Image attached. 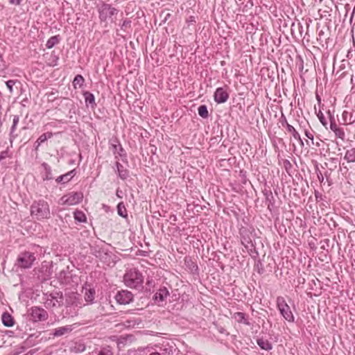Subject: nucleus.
Instances as JSON below:
<instances>
[{"label":"nucleus","instance_id":"nucleus-1","mask_svg":"<svg viewBox=\"0 0 355 355\" xmlns=\"http://www.w3.org/2000/svg\"><path fill=\"white\" fill-rule=\"evenodd\" d=\"M123 282L126 286L140 291L144 288V276L138 269L130 268L125 271Z\"/></svg>","mask_w":355,"mask_h":355},{"label":"nucleus","instance_id":"nucleus-2","mask_svg":"<svg viewBox=\"0 0 355 355\" xmlns=\"http://www.w3.org/2000/svg\"><path fill=\"white\" fill-rule=\"evenodd\" d=\"M31 216L37 220L50 218V209L47 202L44 200L34 201L31 207Z\"/></svg>","mask_w":355,"mask_h":355},{"label":"nucleus","instance_id":"nucleus-3","mask_svg":"<svg viewBox=\"0 0 355 355\" xmlns=\"http://www.w3.org/2000/svg\"><path fill=\"white\" fill-rule=\"evenodd\" d=\"M98 17L101 22H106L107 19L112 20V17L119 13V10L111 4L101 1L96 5Z\"/></svg>","mask_w":355,"mask_h":355},{"label":"nucleus","instance_id":"nucleus-4","mask_svg":"<svg viewBox=\"0 0 355 355\" xmlns=\"http://www.w3.org/2000/svg\"><path fill=\"white\" fill-rule=\"evenodd\" d=\"M43 300L46 309L59 308L64 305V297L61 291L45 293Z\"/></svg>","mask_w":355,"mask_h":355},{"label":"nucleus","instance_id":"nucleus-5","mask_svg":"<svg viewBox=\"0 0 355 355\" xmlns=\"http://www.w3.org/2000/svg\"><path fill=\"white\" fill-rule=\"evenodd\" d=\"M35 260V253L24 251L18 255L16 264L21 268L27 269L32 267Z\"/></svg>","mask_w":355,"mask_h":355},{"label":"nucleus","instance_id":"nucleus-6","mask_svg":"<svg viewBox=\"0 0 355 355\" xmlns=\"http://www.w3.org/2000/svg\"><path fill=\"white\" fill-rule=\"evenodd\" d=\"M277 306L280 313L286 320L292 322H294V316L291 311V308L283 297L279 296L277 298Z\"/></svg>","mask_w":355,"mask_h":355},{"label":"nucleus","instance_id":"nucleus-7","mask_svg":"<svg viewBox=\"0 0 355 355\" xmlns=\"http://www.w3.org/2000/svg\"><path fill=\"white\" fill-rule=\"evenodd\" d=\"M83 198L82 192H71L63 196L60 198V203L64 205H75L80 202Z\"/></svg>","mask_w":355,"mask_h":355},{"label":"nucleus","instance_id":"nucleus-8","mask_svg":"<svg viewBox=\"0 0 355 355\" xmlns=\"http://www.w3.org/2000/svg\"><path fill=\"white\" fill-rule=\"evenodd\" d=\"M30 319L35 322L45 321L48 319L47 311L40 306H33L30 309Z\"/></svg>","mask_w":355,"mask_h":355},{"label":"nucleus","instance_id":"nucleus-9","mask_svg":"<svg viewBox=\"0 0 355 355\" xmlns=\"http://www.w3.org/2000/svg\"><path fill=\"white\" fill-rule=\"evenodd\" d=\"M115 299L120 304H128L132 301L133 295L130 291L122 290L116 293Z\"/></svg>","mask_w":355,"mask_h":355},{"label":"nucleus","instance_id":"nucleus-10","mask_svg":"<svg viewBox=\"0 0 355 355\" xmlns=\"http://www.w3.org/2000/svg\"><path fill=\"white\" fill-rule=\"evenodd\" d=\"M64 300L65 302L64 304L66 307H71V306H80L79 296L77 293H70L65 294Z\"/></svg>","mask_w":355,"mask_h":355},{"label":"nucleus","instance_id":"nucleus-11","mask_svg":"<svg viewBox=\"0 0 355 355\" xmlns=\"http://www.w3.org/2000/svg\"><path fill=\"white\" fill-rule=\"evenodd\" d=\"M214 97L217 103H224L227 101L229 94L223 87H218L216 89Z\"/></svg>","mask_w":355,"mask_h":355},{"label":"nucleus","instance_id":"nucleus-12","mask_svg":"<svg viewBox=\"0 0 355 355\" xmlns=\"http://www.w3.org/2000/svg\"><path fill=\"white\" fill-rule=\"evenodd\" d=\"M169 295V291L165 286L160 287L153 297L155 303L159 304Z\"/></svg>","mask_w":355,"mask_h":355},{"label":"nucleus","instance_id":"nucleus-13","mask_svg":"<svg viewBox=\"0 0 355 355\" xmlns=\"http://www.w3.org/2000/svg\"><path fill=\"white\" fill-rule=\"evenodd\" d=\"M279 123L283 127H286L287 131L292 134L294 139H300V134L295 128L287 122L285 115L282 113L279 119Z\"/></svg>","mask_w":355,"mask_h":355},{"label":"nucleus","instance_id":"nucleus-14","mask_svg":"<svg viewBox=\"0 0 355 355\" xmlns=\"http://www.w3.org/2000/svg\"><path fill=\"white\" fill-rule=\"evenodd\" d=\"M72 331V325H66L53 329V333L50 334L53 337H60L67 334H69Z\"/></svg>","mask_w":355,"mask_h":355},{"label":"nucleus","instance_id":"nucleus-15","mask_svg":"<svg viewBox=\"0 0 355 355\" xmlns=\"http://www.w3.org/2000/svg\"><path fill=\"white\" fill-rule=\"evenodd\" d=\"M76 170L73 169L64 175L58 176L55 179V182L57 183H61V184L67 183L72 179L73 177H74L76 175Z\"/></svg>","mask_w":355,"mask_h":355},{"label":"nucleus","instance_id":"nucleus-16","mask_svg":"<svg viewBox=\"0 0 355 355\" xmlns=\"http://www.w3.org/2000/svg\"><path fill=\"white\" fill-rule=\"evenodd\" d=\"M41 166L44 169V173L42 175L43 180H53L54 178V177L53 175L51 166L47 163H45V162H43Z\"/></svg>","mask_w":355,"mask_h":355},{"label":"nucleus","instance_id":"nucleus-17","mask_svg":"<svg viewBox=\"0 0 355 355\" xmlns=\"http://www.w3.org/2000/svg\"><path fill=\"white\" fill-rule=\"evenodd\" d=\"M257 343L261 349L266 351H270L272 348V343L263 337L257 338Z\"/></svg>","mask_w":355,"mask_h":355},{"label":"nucleus","instance_id":"nucleus-18","mask_svg":"<svg viewBox=\"0 0 355 355\" xmlns=\"http://www.w3.org/2000/svg\"><path fill=\"white\" fill-rule=\"evenodd\" d=\"M83 96L87 105L89 104L92 108L96 106V103H95V98L92 93L89 92H85L83 93Z\"/></svg>","mask_w":355,"mask_h":355},{"label":"nucleus","instance_id":"nucleus-19","mask_svg":"<svg viewBox=\"0 0 355 355\" xmlns=\"http://www.w3.org/2000/svg\"><path fill=\"white\" fill-rule=\"evenodd\" d=\"M1 319L4 326L10 327L14 325V319L10 313H3Z\"/></svg>","mask_w":355,"mask_h":355},{"label":"nucleus","instance_id":"nucleus-20","mask_svg":"<svg viewBox=\"0 0 355 355\" xmlns=\"http://www.w3.org/2000/svg\"><path fill=\"white\" fill-rule=\"evenodd\" d=\"M234 319L239 323H243L246 325H250V323L246 318V315L242 312H236L234 315Z\"/></svg>","mask_w":355,"mask_h":355},{"label":"nucleus","instance_id":"nucleus-21","mask_svg":"<svg viewBox=\"0 0 355 355\" xmlns=\"http://www.w3.org/2000/svg\"><path fill=\"white\" fill-rule=\"evenodd\" d=\"M116 166L119 173V176L122 180L127 179V178L128 177V171L126 169H125L123 168V166L118 162L116 163Z\"/></svg>","mask_w":355,"mask_h":355},{"label":"nucleus","instance_id":"nucleus-22","mask_svg":"<svg viewBox=\"0 0 355 355\" xmlns=\"http://www.w3.org/2000/svg\"><path fill=\"white\" fill-rule=\"evenodd\" d=\"M80 306H71V307H66L64 306V310H63V311L64 312V314L66 315H68V316H70V317H73V316H76L78 314V307H80Z\"/></svg>","mask_w":355,"mask_h":355},{"label":"nucleus","instance_id":"nucleus-23","mask_svg":"<svg viewBox=\"0 0 355 355\" xmlns=\"http://www.w3.org/2000/svg\"><path fill=\"white\" fill-rule=\"evenodd\" d=\"M60 41V35H54L51 37L46 42V46L47 49H52L58 44Z\"/></svg>","mask_w":355,"mask_h":355},{"label":"nucleus","instance_id":"nucleus-24","mask_svg":"<svg viewBox=\"0 0 355 355\" xmlns=\"http://www.w3.org/2000/svg\"><path fill=\"white\" fill-rule=\"evenodd\" d=\"M343 124L346 125L347 123H353L354 119H353L352 114H349L347 111H344L342 114Z\"/></svg>","mask_w":355,"mask_h":355},{"label":"nucleus","instance_id":"nucleus-25","mask_svg":"<svg viewBox=\"0 0 355 355\" xmlns=\"http://www.w3.org/2000/svg\"><path fill=\"white\" fill-rule=\"evenodd\" d=\"M117 144H112V148H113V152H114V154H117L118 155H119L120 157H123L124 156L125 154V150L123 148L121 144L119 143V141H117Z\"/></svg>","mask_w":355,"mask_h":355},{"label":"nucleus","instance_id":"nucleus-26","mask_svg":"<svg viewBox=\"0 0 355 355\" xmlns=\"http://www.w3.org/2000/svg\"><path fill=\"white\" fill-rule=\"evenodd\" d=\"M95 290L94 288H89L88 290H86L85 293V300L87 302L92 303L94 300L95 296Z\"/></svg>","mask_w":355,"mask_h":355},{"label":"nucleus","instance_id":"nucleus-27","mask_svg":"<svg viewBox=\"0 0 355 355\" xmlns=\"http://www.w3.org/2000/svg\"><path fill=\"white\" fill-rule=\"evenodd\" d=\"M73 215L74 219L77 222L84 223L87 220L85 214L82 211L76 210L74 211Z\"/></svg>","mask_w":355,"mask_h":355},{"label":"nucleus","instance_id":"nucleus-28","mask_svg":"<svg viewBox=\"0 0 355 355\" xmlns=\"http://www.w3.org/2000/svg\"><path fill=\"white\" fill-rule=\"evenodd\" d=\"M117 213L123 218L128 217L127 210L123 202H121L117 205Z\"/></svg>","mask_w":355,"mask_h":355},{"label":"nucleus","instance_id":"nucleus-29","mask_svg":"<svg viewBox=\"0 0 355 355\" xmlns=\"http://www.w3.org/2000/svg\"><path fill=\"white\" fill-rule=\"evenodd\" d=\"M345 159L347 160L348 162H354L355 148H351L349 150H347L345 155Z\"/></svg>","mask_w":355,"mask_h":355},{"label":"nucleus","instance_id":"nucleus-30","mask_svg":"<svg viewBox=\"0 0 355 355\" xmlns=\"http://www.w3.org/2000/svg\"><path fill=\"white\" fill-rule=\"evenodd\" d=\"M198 114L203 119H207L209 116L207 107L205 105H201L198 108Z\"/></svg>","mask_w":355,"mask_h":355},{"label":"nucleus","instance_id":"nucleus-31","mask_svg":"<svg viewBox=\"0 0 355 355\" xmlns=\"http://www.w3.org/2000/svg\"><path fill=\"white\" fill-rule=\"evenodd\" d=\"M84 82H85V79L83 77V76L78 74L75 76V78L73 79V85L74 87L76 88L77 85H79L80 87H81L83 85Z\"/></svg>","mask_w":355,"mask_h":355},{"label":"nucleus","instance_id":"nucleus-32","mask_svg":"<svg viewBox=\"0 0 355 355\" xmlns=\"http://www.w3.org/2000/svg\"><path fill=\"white\" fill-rule=\"evenodd\" d=\"M184 262L186 266L189 267L191 270H196L198 269L197 265L193 262L191 258L185 257Z\"/></svg>","mask_w":355,"mask_h":355},{"label":"nucleus","instance_id":"nucleus-33","mask_svg":"<svg viewBox=\"0 0 355 355\" xmlns=\"http://www.w3.org/2000/svg\"><path fill=\"white\" fill-rule=\"evenodd\" d=\"M98 355H113L112 348L110 346H106L99 351Z\"/></svg>","mask_w":355,"mask_h":355},{"label":"nucleus","instance_id":"nucleus-34","mask_svg":"<svg viewBox=\"0 0 355 355\" xmlns=\"http://www.w3.org/2000/svg\"><path fill=\"white\" fill-rule=\"evenodd\" d=\"M132 336L130 335H127L126 336H121L118 340H117V345L119 347H121V346H124L128 340L131 338Z\"/></svg>","mask_w":355,"mask_h":355},{"label":"nucleus","instance_id":"nucleus-35","mask_svg":"<svg viewBox=\"0 0 355 355\" xmlns=\"http://www.w3.org/2000/svg\"><path fill=\"white\" fill-rule=\"evenodd\" d=\"M329 114V120H330V129L333 131V132H335L336 130L338 128L337 124L336 123V121H335V119H334V116H332L331 114H330V112L329 111L328 112Z\"/></svg>","mask_w":355,"mask_h":355},{"label":"nucleus","instance_id":"nucleus-36","mask_svg":"<svg viewBox=\"0 0 355 355\" xmlns=\"http://www.w3.org/2000/svg\"><path fill=\"white\" fill-rule=\"evenodd\" d=\"M17 83H19V82L16 80H9L6 81V86H7L8 89H9V92L10 94H12L13 92V86Z\"/></svg>","mask_w":355,"mask_h":355},{"label":"nucleus","instance_id":"nucleus-37","mask_svg":"<svg viewBox=\"0 0 355 355\" xmlns=\"http://www.w3.org/2000/svg\"><path fill=\"white\" fill-rule=\"evenodd\" d=\"M335 135L338 137L343 140L345 137V131L342 128H338L335 132Z\"/></svg>","mask_w":355,"mask_h":355},{"label":"nucleus","instance_id":"nucleus-38","mask_svg":"<svg viewBox=\"0 0 355 355\" xmlns=\"http://www.w3.org/2000/svg\"><path fill=\"white\" fill-rule=\"evenodd\" d=\"M131 26V21L128 19H125L123 20L122 24L121 25V29L123 31H127L128 28Z\"/></svg>","mask_w":355,"mask_h":355},{"label":"nucleus","instance_id":"nucleus-39","mask_svg":"<svg viewBox=\"0 0 355 355\" xmlns=\"http://www.w3.org/2000/svg\"><path fill=\"white\" fill-rule=\"evenodd\" d=\"M317 116H318V119L320 120V123L322 124V125L324 126L325 128H327V121H326L323 113L320 110H319V112L317 114Z\"/></svg>","mask_w":355,"mask_h":355},{"label":"nucleus","instance_id":"nucleus-40","mask_svg":"<svg viewBox=\"0 0 355 355\" xmlns=\"http://www.w3.org/2000/svg\"><path fill=\"white\" fill-rule=\"evenodd\" d=\"M46 141V136H44V134L41 135L35 142V150H37L38 147Z\"/></svg>","mask_w":355,"mask_h":355},{"label":"nucleus","instance_id":"nucleus-41","mask_svg":"<svg viewBox=\"0 0 355 355\" xmlns=\"http://www.w3.org/2000/svg\"><path fill=\"white\" fill-rule=\"evenodd\" d=\"M173 350L175 351V349L173 348V347H170L169 348H162L161 349V351H162V353L161 354L162 355H171V354H173Z\"/></svg>","mask_w":355,"mask_h":355},{"label":"nucleus","instance_id":"nucleus-42","mask_svg":"<svg viewBox=\"0 0 355 355\" xmlns=\"http://www.w3.org/2000/svg\"><path fill=\"white\" fill-rule=\"evenodd\" d=\"M6 62L3 60L2 54L0 53V72L3 71L4 69H6Z\"/></svg>","mask_w":355,"mask_h":355},{"label":"nucleus","instance_id":"nucleus-43","mask_svg":"<svg viewBox=\"0 0 355 355\" xmlns=\"http://www.w3.org/2000/svg\"><path fill=\"white\" fill-rule=\"evenodd\" d=\"M242 243L246 248H249L250 247H253V244L252 243V241H248L246 239H244V241H242Z\"/></svg>","mask_w":355,"mask_h":355},{"label":"nucleus","instance_id":"nucleus-44","mask_svg":"<svg viewBox=\"0 0 355 355\" xmlns=\"http://www.w3.org/2000/svg\"><path fill=\"white\" fill-rule=\"evenodd\" d=\"M305 133V135L309 139L311 140L312 141V144L313 143V135L312 133H311L308 130H305L304 132Z\"/></svg>","mask_w":355,"mask_h":355},{"label":"nucleus","instance_id":"nucleus-45","mask_svg":"<svg viewBox=\"0 0 355 355\" xmlns=\"http://www.w3.org/2000/svg\"><path fill=\"white\" fill-rule=\"evenodd\" d=\"M19 121V116L18 115L13 116L12 125H17Z\"/></svg>","mask_w":355,"mask_h":355},{"label":"nucleus","instance_id":"nucleus-46","mask_svg":"<svg viewBox=\"0 0 355 355\" xmlns=\"http://www.w3.org/2000/svg\"><path fill=\"white\" fill-rule=\"evenodd\" d=\"M23 0H9V3L12 5L19 6Z\"/></svg>","mask_w":355,"mask_h":355},{"label":"nucleus","instance_id":"nucleus-47","mask_svg":"<svg viewBox=\"0 0 355 355\" xmlns=\"http://www.w3.org/2000/svg\"><path fill=\"white\" fill-rule=\"evenodd\" d=\"M8 157V151L4 150L0 153V162Z\"/></svg>","mask_w":355,"mask_h":355},{"label":"nucleus","instance_id":"nucleus-48","mask_svg":"<svg viewBox=\"0 0 355 355\" xmlns=\"http://www.w3.org/2000/svg\"><path fill=\"white\" fill-rule=\"evenodd\" d=\"M116 195L118 198H123V191L118 189L116 192Z\"/></svg>","mask_w":355,"mask_h":355},{"label":"nucleus","instance_id":"nucleus-49","mask_svg":"<svg viewBox=\"0 0 355 355\" xmlns=\"http://www.w3.org/2000/svg\"><path fill=\"white\" fill-rule=\"evenodd\" d=\"M317 175H318V178L319 181L322 182L324 180V178H323V175H322L321 171H319V172L317 173Z\"/></svg>","mask_w":355,"mask_h":355},{"label":"nucleus","instance_id":"nucleus-50","mask_svg":"<svg viewBox=\"0 0 355 355\" xmlns=\"http://www.w3.org/2000/svg\"><path fill=\"white\" fill-rule=\"evenodd\" d=\"M44 136H46V140L48 139H50L53 137V133L51 132H47L46 133H44Z\"/></svg>","mask_w":355,"mask_h":355},{"label":"nucleus","instance_id":"nucleus-51","mask_svg":"<svg viewBox=\"0 0 355 355\" xmlns=\"http://www.w3.org/2000/svg\"><path fill=\"white\" fill-rule=\"evenodd\" d=\"M315 196L317 200H318V198L322 199V196L318 192L315 193Z\"/></svg>","mask_w":355,"mask_h":355},{"label":"nucleus","instance_id":"nucleus-52","mask_svg":"<svg viewBox=\"0 0 355 355\" xmlns=\"http://www.w3.org/2000/svg\"><path fill=\"white\" fill-rule=\"evenodd\" d=\"M17 125H12L10 129V135H12L16 129Z\"/></svg>","mask_w":355,"mask_h":355},{"label":"nucleus","instance_id":"nucleus-53","mask_svg":"<svg viewBox=\"0 0 355 355\" xmlns=\"http://www.w3.org/2000/svg\"><path fill=\"white\" fill-rule=\"evenodd\" d=\"M296 140H297L299 142H300V146L302 147L304 146V141H302V139H301V137L300 136V139H295Z\"/></svg>","mask_w":355,"mask_h":355},{"label":"nucleus","instance_id":"nucleus-54","mask_svg":"<svg viewBox=\"0 0 355 355\" xmlns=\"http://www.w3.org/2000/svg\"><path fill=\"white\" fill-rule=\"evenodd\" d=\"M265 195L266 196V200H270L269 196H270L272 198V192H271V191H270V193H269V194H268V193H265Z\"/></svg>","mask_w":355,"mask_h":355},{"label":"nucleus","instance_id":"nucleus-55","mask_svg":"<svg viewBox=\"0 0 355 355\" xmlns=\"http://www.w3.org/2000/svg\"><path fill=\"white\" fill-rule=\"evenodd\" d=\"M149 355H162V354H161V353L157 352H151Z\"/></svg>","mask_w":355,"mask_h":355},{"label":"nucleus","instance_id":"nucleus-56","mask_svg":"<svg viewBox=\"0 0 355 355\" xmlns=\"http://www.w3.org/2000/svg\"><path fill=\"white\" fill-rule=\"evenodd\" d=\"M345 8L347 11V12H348V10H349V5L348 3H347L345 6Z\"/></svg>","mask_w":355,"mask_h":355},{"label":"nucleus","instance_id":"nucleus-57","mask_svg":"<svg viewBox=\"0 0 355 355\" xmlns=\"http://www.w3.org/2000/svg\"><path fill=\"white\" fill-rule=\"evenodd\" d=\"M354 14H355V12H352V13L351 15V17H350V21H349L350 24H352V19H353V17L354 16Z\"/></svg>","mask_w":355,"mask_h":355},{"label":"nucleus","instance_id":"nucleus-58","mask_svg":"<svg viewBox=\"0 0 355 355\" xmlns=\"http://www.w3.org/2000/svg\"><path fill=\"white\" fill-rule=\"evenodd\" d=\"M323 34H324L323 31H320L319 32V33H318V36H319V37H321V36H322V35H323Z\"/></svg>","mask_w":355,"mask_h":355},{"label":"nucleus","instance_id":"nucleus-59","mask_svg":"<svg viewBox=\"0 0 355 355\" xmlns=\"http://www.w3.org/2000/svg\"><path fill=\"white\" fill-rule=\"evenodd\" d=\"M317 99H318V101L319 102H320V96H319L318 95H317Z\"/></svg>","mask_w":355,"mask_h":355},{"label":"nucleus","instance_id":"nucleus-60","mask_svg":"<svg viewBox=\"0 0 355 355\" xmlns=\"http://www.w3.org/2000/svg\"><path fill=\"white\" fill-rule=\"evenodd\" d=\"M150 282H151V281L148 279V280H147L146 284H150Z\"/></svg>","mask_w":355,"mask_h":355},{"label":"nucleus","instance_id":"nucleus-61","mask_svg":"<svg viewBox=\"0 0 355 355\" xmlns=\"http://www.w3.org/2000/svg\"><path fill=\"white\" fill-rule=\"evenodd\" d=\"M286 162L288 164H290V162L288 160H286Z\"/></svg>","mask_w":355,"mask_h":355},{"label":"nucleus","instance_id":"nucleus-62","mask_svg":"<svg viewBox=\"0 0 355 355\" xmlns=\"http://www.w3.org/2000/svg\"><path fill=\"white\" fill-rule=\"evenodd\" d=\"M2 97L1 92H0V98Z\"/></svg>","mask_w":355,"mask_h":355},{"label":"nucleus","instance_id":"nucleus-63","mask_svg":"<svg viewBox=\"0 0 355 355\" xmlns=\"http://www.w3.org/2000/svg\"><path fill=\"white\" fill-rule=\"evenodd\" d=\"M62 273H64V271L60 272V275H61Z\"/></svg>","mask_w":355,"mask_h":355},{"label":"nucleus","instance_id":"nucleus-64","mask_svg":"<svg viewBox=\"0 0 355 355\" xmlns=\"http://www.w3.org/2000/svg\"><path fill=\"white\" fill-rule=\"evenodd\" d=\"M73 162H74L73 161H71L70 164H73Z\"/></svg>","mask_w":355,"mask_h":355}]
</instances>
